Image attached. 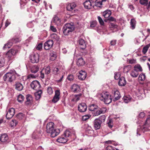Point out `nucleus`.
<instances>
[{
  "mask_svg": "<svg viewBox=\"0 0 150 150\" xmlns=\"http://www.w3.org/2000/svg\"><path fill=\"white\" fill-rule=\"evenodd\" d=\"M76 138L74 130L67 129L64 132L63 134L58 137L57 141L60 143H65L69 140H70V142L74 140Z\"/></svg>",
  "mask_w": 150,
  "mask_h": 150,
  "instance_id": "nucleus-1",
  "label": "nucleus"
},
{
  "mask_svg": "<svg viewBox=\"0 0 150 150\" xmlns=\"http://www.w3.org/2000/svg\"><path fill=\"white\" fill-rule=\"evenodd\" d=\"M31 87L33 89L38 91L35 93V99L36 100H38L41 98V95L42 92L41 90H39L40 87V85L39 82L37 80L33 81L30 84Z\"/></svg>",
  "mask_w": 150,
  "mask_h": 150,
  "instance_id": "nucleus-2",
  "label": "nucleus"
},
{
  "mask_svg": "<svg viewBox=\"0 0 150 150\" xmlns=\"http://www.w3.org/2000/svg\"><path fill=\"white\" fill-rule=\"evenodd\" d=\"M75 27L73 23H67L65 24L63 27L62 30L65 35H68L74 30Z\"/></svg>",
  "mask_w": 150,
  "mask_h": 150,
  "instance_id": "nucleus-3",
  "label": "nucleus"
},
{
  "mask_svg": "<svg viewBox=\"0 0 150 150\" xmlns=\"http://www.w3.org/2000/svg\"><path fill=\"white\" fill-rule=\"evenodd\" d=\"M149 124H150V115L147 118L144 125L141 128L140 127H139L137 128V135L140 136L142 132L144 133V132L147 131L149 130L148 127L147 126Z\"/></svg>",
  "mask_w": 150,
  "mask_h": 150,
  "instance_id": "nucleus-4",
  "label": "nucleus"
},
{
  "mask_svg": "<svg viewBox=\"0 0 150 150\" xmlns=\"http://www.w3.org/2000/svg\"><path fill=\"white\" fill-rule=\"evenodd\" d=\"M111 97V96L108 92H103L101 94L99 98L105 104H108L112 102V99Z\"/></svg>",
  "mask_w": 150,
  "mask_h": 150,
  "instance_id": "nucleus-5",
  "label": "nucleus"
},
{
  "mask_svg": "<svg viewBox=\"0 0 150 150\" xmlns=\"http://www.w3.org/2000/svg\"><path fill=\"white\" fill-rule=\"evenodd\" d=\"M16 78L15 73L13 71L6 73L3 76L4 81L7 82H11Z\"/></svg>",
  "mask_w": 150,
  "mask_h": 150,
  "instance_id": "nucleus-6",
  "label": "nucleus"
},
{
  "mask_svg": "<svg viewBox=\"0 0 150 150\" xmlns=\"http://www.w3.org/2000/svg\"><path fill=\"white\" fill-rule=\"evenodd\" d=\"M20 41L21 40L19 38L16 37H13L8 42L4 45L3 47V49L9 48L13 44L18 42Z\"/></svg>",
  "mask_w": 150,
  "mask_h": 150,
  "instance_id": "nucleus-7",
  "label": "nucleus"
},
{
  "mask_svg": "<svg viewBox=\"0 0 150 150\" xmlns=\"http://www.w3.org/2000/svg\"><path fill=\"white\" fill-rule=\"evenodd\" d=\"M39 59V55L37 53L30 56V60L31 62L33 63L38 62Z\"/></svg>",
  "mask_w": 150,
  "mask_h": 150,
  "instance_id": "nucleus-8",
  "label": "nucleus"
},
{
  "mask_svg": "<svg viewBox=\"0 0 150 150\" xmlns=\"http://www.w3.org/2000/svg\"><path fill=\"white\" fill-rule=\"evenodd\" d=\"M112 96L114 101L118 100L121 97L120 92L117 90H114L112 91Z\"/></svg>",
  "mask_w": 150,
  "mask_h": 150,
  "instance_id": "nucleus-9",
  "label": "nucleus"
},
{
  "mask_svg": "<svg viewBox=\"0 0 150 150\" xmlns=\"http://www.w3.org/2000/svg\"><path fill=\"white\" fill-rule=\"evenodd\" d=\"M54 44L53 40H49L46 41L44 43V47L45 50H48L52 48Z\"/></svg>",
  "mask_w": 150,
  "mask_h": 150,
  "instance_id": "nucleus-10",
  "label": "nucleus"
},
{
  "mask_svg": "<svg viewBox=\"0 0 150 150\" xmlns=\"http://www.w3.org/2000/svg\"><path fill=\"white\" fill-rule=\"evenodd\" d=\"M15 113V110L11 108L8 109L6 115L7 119L8 120L14 116Z\"/></svg>",
  "mask_w": 150,
  "mask_h": 150,
  "instance_id": "nucleus-11",
  "label": "nucleus"
},
{
  "mask_svg": "<svg viewBox=\"0 0 150 150\" xmlns=\"http://www.w3.org/2000/svg\"><path fill=\"white\" fill-rule=\"evenodd\" d=\"M55 128L54 127V124L52 122L48 123L46 126V131L47 133H50Z\"/></svg>",
  "mask_w": 150,
  "mask_h": 150,
  "instance_id": "nucleus-12",
  "label": "nucleus"
},
{
  "mask_svg": "<svg viewBox=\"0 0 150 150\" xmlns=\"http://www.w3.org/2000/svg\"><path fill=\"white\" fill-rule=\"evenodd\" d=\"M78 108L79 112H83L86 111L87 109V106L85 103H80L78 105Z\"/></svg>",
  "mask_w": 150,
  "mask_h": 150,
  "instance_id": "nucleus-13",
  "label": "nucleus"
},
{
  "mask_svg": "<svg viewBox=\"0 0 150 150\" xmlns=\"http://www.w3.org/2000/svg\"><path fill=\"white\" fill-rule=\"evenodd\" d=\"M60 95V91L57 90L55 91V95L52 100V101L54 103L57 102L59 99V96Z\"/></svg>",
  "mask_w": 150,
  "mask_h": 150,
  "instance_id": "nucleus-14",
  "label": "nucleus"
},
{
  "mask_svg": "<svg viewBox=\"0 0 150 150\" xmlns=\"http://www.w3.org/2000/svg\"><path fill=\"white\" fill-rule=\"evenodd\" d=\"M87 75V73L84 71L81 70L79 72V75L78 77L79 79L81 80H83L85 79Z\"/></svg>",
  "mask_w": 150,
  "mask_h": 150,
  "instance_id": "nucleus-15",
  "label": "nucleus"
},
{
  "mask_svg": "<svg viewBox=\"0 0 150 150\" xmlns=\"http://www.w3.org/2000/svg\"><path fill=\"white\" fill-rule=\"evenodd\" d=\"M52 22L57 26L61 24L60 19L58 16H56L53 18Z\"/></svg>",
  "mask_w": 150,
  "mask_h": 150,
  "instance_id": "nucleus-16",
  "label": "nucleus"
},
{
  "mask_svg": "<svg viewBox=\"0 0 150 150\" xmlns=\"http://www.w3.org/2000/svg\"><path fill=\"white\" fill-rule=\"evenodd\" d=\"M107 109L105 108H99L96 110L94 114L95 116H98L101 114L104 113L106 111Z\"/></svg>",
  "mask_w": 150,
  "mask_h": 150,
  "instance_id": "nucleus-17",
  "label": "nucleus"
},
{
  "mask_svg": "<svg viewBox=\"0 0 150 150\" xmlns=\"http://www.w3.org/2000/svg\"><path fill=\"white\" fill-rule=\"evenodd\" d=\"M0 141L2 142L6 143L8 141V135L6 134L1 135L0 138Z\"/></svg>",
  "mask_w": 150,
  "mask_h": 150,
  "instance_id": "nucleus-18",
  "label": "nucleus"
},
{
  "mask_svg": "<svg viewBox=\"0 0 150 150\" xmlns=\"http://www.w3.org/2000/svg\"><path fill=\"white\" fill-rule=\"evenodd\" d=\"M59 133L60 130L59 129L55 128L50 134L51 137L54 138L58 135Z\"/></svg>",
  "mask_w": 150,
  "mask_h": 150,
  "instance_id": "nucleus-19",
  "label": "nucleus"
},
{
  "mask_svg": "<svg viewBox=\"0 0 150 150\" xmlns=\"http://www.w3.org/2000/svg\"><path fill=\"white\" fill-rule=\"evenodd\" d=\"M79 47L80 49L84 50L86 48V45L85 41L83 39H80L79 40Z\"/></svg>",
  "mask_w": 150,
  "mask_h": 150,
  "instance_id": "nucleus-20",
  "label": "nucleus"
},
{
  "mask_svg": "<svg viewBox=\"0 0 150 150\" xmlns=\"http://www.w3.org/2000/svg\"><path fill=\"white\" fill-rule=\"evenodd\" d=\"M14 86L15 89L18 91H22L23 88L22 84L18 82H16Z\"/></svg>",
  "mask_w": 150,
  "mask_h": 150,
  "instance_id": "nucleus-21",
  "label": "nucleus"
},
{
  "mask_svg": "<svg viewBox=\"0 0 150 150\" xmlns=\"http://www.w3.org/2000/svg\"><path fill=\"white\" fill-rule=\"evenodd\" d=\"M26 101L25 102L26 105H28L31 104L32 103L33 98L31 95L29 94L27 95H26Z\"/></svg>",
  "mask_w": 150,
  "mask_h": 150,
  "instance_id": "nucleus-22",
  "label": "nucleus"
},
{
  "mask_svg": "<svg viewBox=\"0 0 150 150\" xmlns=\"http://www.w3.org/2000/svg\"><path fill=\"white\" fill-rule=\"evenodd\" d=\"M71 90L74 93H77L80 90V87L78 85L74 84L71 86Z\"/></svg>",
  "mask_w": 150,
  "mask_h": 150,
  "instance_id": "nucleus-23",
  "label": "nucleus"
},
{
  "mask_svg": "<svg viewBox=\"0 0 150 150\" xmlns=\"http://www.w3.org/2000/svg\"><path fill=\"white\" fill-rule=\"evenodd\" d=\"M101 124L98 120L95 119L94 122V126L95 129L96 130L99 129L100 127Z\"/></svg>",
  "mask_w": 150,
  "mask_h": 150,
  "instance_id": "nucleus-24",
  "label": "nucleus"
},
{
  "mask_svg": "<svg viewBox=\"0 0 150 150\" xmlns=\"http://www.w3.org/2000/svg\"><path fill=\"white\" fill-rule=\"evenodd\" d=\"M118 85L120 86H124L126 83L125 78L123 77H121L119 79Z\"/></svg>",
  "mask_w": 150,
  "mask_h": 150,
  "instance_id": "nucleus-25",
  "label": "nucleus"
},
{
  "mask_svg": "<svg viewBox=\"0 0 150 150\" xmlns=\"http://www.w3.org/2000/svg\"><path fill=\"white\" fill-rule=\"evenodd\" d=\"M18 50L16 48H13L9 50L6 54L7 55H10V57H11V54L12 55H14L18 52Z\"/></svg>",
  "mask_w": 150,
  "mask_h": 150,
  "instance_id": "nucleus-26",
  "label": "nucleus"
},
{
  "mask_svg": "<svg viewBox=\"0 0 150 150\" xmlns=\"http://www.w3.org/2000/svg\"><path fill=\"white\" fill-rule=\"evenodd\" d=\"M84 7L87 9H90L91 8L92 4L91 2L89 0H86L83 3Z\"/></svg>",
  "mask_w": 150,
  "mask_h": 150,
  "instance_id": "nucleus-27",
  "label": "nucleus"
},
{
  "mask_svg": "<svg viewBox=\"0 0 150 150\" xmlns=\"http://www.w3.org/2000/svg\"><path fill=\"white\" fill-rule=\"evenodd\" d=\"M136 24V21L134 18H132L131 19L130 22V28L133 30L135 28Z\"/></svg>",
  "mask_w": 150,
  "mask_h": 150,
  "instance_id": "nucleus-28",
  "label": "nucleus"
},
{
  "mask_svg": "<svg viewBox=\"0 0 150 150\" xmlns=\"http://www.w3.org/2000/svg\"><path fill=\"white\" fill-rule=\"evenodd\" d=\"M85 64V61L82 57L79 58L77 61L76 64L79 66L83 65Z\"/></svg>",
  "mask_w": 150,
  "mask_h": 150,
  "instance_id": "nucleus-29",
  "label": "nucleus"
},
{
  "mask_svg": "<svg viewBox=\"0 0 150 150\" xmlns=\"http://www.w3.org/2000/svg\"><path fill=\"white\" fill-rule=\"evenodd\" d=\"M76 6V5L74 3H70L67 6V9L69 11H71Z\"/></svg>",
  "mask_w": 150,
  "mask_h": 150,
  "instance_id": "nucleus-30",
  "label": "nucleus"
},
{
  "mask_svg": "<svg viewBox=\"0 0 150 150\" xmlns=\"http://www.w3.org/2000/svg\"><path fill=\"white\" fill-rule=\"evenodd\" d=\"M111 14V12L109 10H107L103 13V16L105 18H109Z\"/></svg>",
  "mask_w": 150,
  "mask_h": 150,
  "instance_id": "nucleus-31",
  "label": "nucleus"
},
{
  "mask_svg": "<svg viewBox=\"0 0 150 150\" xmlns=\"http://www.w3.org/2000/svg\"><path fill=\"white\" fill-rule=\"evenodd\" d=\"M39 69V67L37 65H35L31 67L30 71L32 73H35L37 72Z\"/></svg>",
  "mask_w": 150,
  "mask_h": 150,
  "instance_id": "nucleus-32",
  "label": "nucleus"
},
{
  "mask_svg": "<svg viewBox=\"0 0 150 150\" xmlns=\"http://www.w3.org/2000/svg\"><path fill=\"white\" fill-rule=\"evenodd\" d=\"M98 108V107L96 105L93 104L89 106L88 109L90 111H95Z\"/></svg>",
  "mask_w": 150,
  "mask_h": 150,
  "instance_id": "nucleus-33",
  "label": "nucleus"
},
{
  "mask_svg": "<svg viewBox=\"0 0 150 150\" xmlns=\"http://www.w3.org/2000/svg\"><path fill=\"white\" fill-rule=\"evenodd\" d=\"M130 74L132 77L136 78L139 75V73L138 71H136V70L134 69L132 71Z\"/></svg>",
  "mask_w": 150,
  "mask_h": 150,
  "instance_id": "nucleus-34",
  "label": "nucleus"
},
{
  "mask_svg": "<svg viewBox=\"0 0 150 150\" xmlns=\"http://www.w3.org/2000/svg\"><path fill=\"white\" fill-rule=\"evenodd\" d=\"M131 98L130 96H125L123 97V100L125 103H127L131 100Z\"/></svg>",
  "mask_w": 150,
  "mask_h": 150,
  "instance_id": "nucleus-35",
  "label": "nucleus"
},
{
  "mask_svg": "<svg viewBox=\"0 0 150 150\" xmlns=\"http://www.w3.org/2000/svg\"><path fill=\"white\" fill-rule=\"evenodd\" d=\"M51 37L52 40L54 41H58L59 40V37L55 33H53L51 35Z\"/></svg>",
  "mask_w": 150,
  "mask_h": 150,
  "instance_id": "nucleus-36",
  "label": "nucleus"
},
{
  "mask_svg": "<svg viewBox=\"0 0 150 150\" xmlns=\"http://www.w3.org/2000/svg\"><path fill=\"white\" fill-rule=\"evenodd\" d=\"M102 0H96L95 2V5L97 7L101 8L102 5Z\"/></svg>",
  "mask_w": 150,
  "mask_h": 150,
  "instance_id": "nucleus-37",
  "label": "nucleus"
},
{
  "mask_svg": "<svg viewBox=\"0 0 150 150\" xmlns=\"http://www.w3.org/2000/svg\"><path fill=\"white\" fill-rule=\"evenodd\" d=\"M81 95V94H79L78 95H76L74 96L73 98L72 99V101L76 102L80 99V98Z\"/></svg>",
  "mask_w": 150,
  "mask_h": 150,
  "instance_id": "nucleus-38",
  "label": "nucleus"
},
{
  "mask_svg": "<svg viewBox=\"0 0 150 150\" xmlns=\"http://www.w3.org/2000/svg\"><path fill=\"white\" fill-rule=\"evenodd\" d=\"M37 76L36 75H34L33 74H30L28 75L26 77V80L28 81H30L31 79H33L36 78Z\"/></svg>",
  "mask_w": 150,
  "mask_h": 150,
  "instance_id": "nucleus-39",
  "label": "nucleus"
},
{
  "mask_svg": "<svg viewBox=\"0 0 150 150\" xmlns=\"http://www.w3.org/2000/svg\"><path fill=\"white\" fill-rule=\"evenodd\" d=\"M134 69L139 71H142V68L140 65L139 64L135 65L134 67Z\"/></svg>",
  "mask_w": 150,
  "mask_h": 150,
  "instance_id": "nucleus-40",
  "label": "nucleus"
},
{
  "mask_svg": "<svg viewBox=\"0 0 150 150\" xmlns=\"http://www.w3.org/2000/svg\"><path fill=\"white\" fill-rule=\"evenodd\" d=\"M96 119L100 121V122L102 123L105 122V117L104 115H102L100 116L98 118Z\"/></svg>",
  "mask_w": 150,
  "mask_h": 150,
  "instance_id": "nucleus-41",
  "label": "nucleus"
},
{
  "mask_svg": "<svg viewBox=\"0 0 150 150\" xmlns=\"http://www.w3.org/2000/svg\"><path fill=\"white\" fill-rule=\"evenodd\" d=\"M24 97L21 94L19 95L18 97V100L20 103H22L24 100Z\"/></svg>",
  "mask_w": 150,
  "mask_h": 150,
  "instance_id": "nucleus-42",
  "label": "nucleus"
},
{
  "mask_svg": "<svg viewBox=\"0 0 150 150\" xmlns=\"http://www.w3.org/2000/svg\"><path fill=\"white\" fill-rule=\"evenodd\" d=\"M45 74H48L50 72V67L49 66L47 67L45 69Z\"/></svg>",
  "mask_w": 150,
  "mask_h": 150,
  "instance_id": "nucleus-43",
  "label": "nucleus"
},
{
  "mask_svg": "<svg viewBox=\"0 0 150 150\" xmlns=\"http://www.w3.org/2000/svg\"><path fill=\"white\" fill-rule=\"evenodd\" d=\"M145 79V75L144 74H140L139 76V79L140 81H143Z\"/></svg>",
  "mask_w": 150,
  "mask_h": 150,
  "instance_id": "nucleus-44",
  "label": "nucleus"
},
{
  "mask_svg": "<svg viewBox=\"0 0 150 150\" xmlns=\"http://www.w3.org/2000/svg\"><path fill=\"white\" fill-rule=\"evenodd\" d=\"M108 126L110 128L112 127L113 125L112 120V119H110L107 123Z\"/></svg>",
  "mask_w": 150,
  "mask_h": 150,
  "instance_id": "nucleus-45",
  "label": "nucleus"
},
{
  "mask_svg": "<svg viewBox=\"0 0 150 150\" xmlns=\"http://www.w3.org/2000/svg\"><path fill=\"white\" fill-rule=\"evenodd\" d=\"M139 2L142 5H146L148 3V0H140Z\"/></svg>",
  "mask_w": 150,
  "mask_h": 150,
  "instance_id": "nucleus-46",
  "label": "nucleus"
},
{
  "mask_svg": "<svg viewBox=\"0 0 150 150\" xmlns=\"http://www.w3.org/2000/svg\"><path fill=\"white\" fill-rule=\"evenodd\" d=\"M115 79L116 80L119 79L120 77V74L119 72H116L115 73Z\"/></svg>",
  "mask_w": 150,
  "mask_h": 150,
  "instance_id": "nucleus-47",
  "label": "nucleus"
},
{
  "mask_svg": "<svg viewBox=\"0 0 150 150\" xmlns=\"http://www.w3.org/2000/svg\"><path fill=\"white\" fill-rule=\"evenodd\" d=\"M91 116V115H84L82 117V120L83 121H86L88 119H89Z\"/></svg>",
  "mask_w": 150,
  "mask_h": 150,
  "instance_id": "nucleus-48",
  "label": "nucleus"
},
{
  "mask_svg": "<svg viewBox=\"0 0 150 150\" xmlns=\"http://www.w3.org/2000/svg\"><path fill=\"white\" fill-rule=\"evenodd\" d=\"M53 73L54 74H57L59 73V69L57 67H54L53 69Z\"/></svg>",
  "mask_w": 150,
  "mask_h": 150,
  "instance_id": "nucleus-49",
  "label": "nucleus"
},
{
  "mask_svg": "<svg viewBox=\"0 0 150 150\" xmlns=\"http://www.w3.org/2000/svg\"><path fill=\"white\" fill-rule=\"evenodd\" d=\"M149 48L146 45L143 48L142 50V52L144 54H145L149 49Z\"/></svg>",
  "mask_w": 150,
  "mask_h": 150,
  "instance_id": "nucleus-50",
  "label": "nucleus"
},
{
  "mask_svg": "<svg viewBox=\"0 0 150 150\" xmlns=\"http://www.w3.org/2000/svg\"><path fill=\"white\" fill-rule=\"evenodd\" d=\"M18 124V122L15 120H13L11 122V124L12 126H16Z\"/></svg>",
  "mask_w": 150,
  "mask_h": 150,
  "instance_id": "nucleus-51",
  "label": "nucleus"
},
{
  "mask_svg": "<svg viewBox=\"0 0 150 150\" xmlns=\"http://www.w3.org/2000/svg\"><path fill=\"white\" fill-rule=\"evenodd\" d=\"M106 150H117V149L111 146H108L106 147Z\"/></svg>",
  "mask_w": 150,
  "mask_h": 150,
  "instance_id": "nucleus-52",
  "label": "nucleus"
},
{
  "mask_svg": "<svg viewBox=\"0 0 150 150\" xmlns=\"http://www.w3.org/2000/svg\"><path fill=\"white\" fill-rule=\"evenodd\" d=\"M132 67L131 65L125 66L124 67V69L126 70V72H128L131 69Z\"/></svg>",
  "mask_w": 150,
  "mask_h": 150,
  "instance_id": "nucleus-53",
  "label": "nucleus"
},
{
  "mask_svg": "<svg viewBox=\"0 0 150 150\" xmlns=\"http://www.w3.org/2000/svg\"><path fill=\"white\" fill-rule=\"evenodd\" d=\"M67 79L69 81H72L74 80V76L73 75H69L67 77Z\"/></svg>",
  "mask_w": 150,
  "mask_h": 150,
  "instance_id": "nucleus-54",
  "label": "nucleus"
},
{
  "mask_svg": "<svg viewBox=\"0 0 150 150\" xmlns=\"http://www.w3.org/2000/svg\"><path fill=\"white\" fill-rule=\"evenodd\" d=\"M47 92L49 94H51L53 93L52 88L51 87H48L47 89Z\"/></svg>",
  "mask_w": 150,
  "mask_h": 150,
  "instance_id": "nucleus-55",
  "label": "nucleus"
},
{
  "mask_svg": "<svg viewBox=\"0 0 150 150\" xmlns=\"http://www.w3.org/2000/svg\"><path fill=\"white\" fill-rule=\"evenodd\" d=\"M98 18L100 24L101 25H103L104 24V22L101 17L98 16Z\"/></svg>",
  "mask_w": 150,
  "mask_h": 150,
  "instance_id": "nucleus-56",
  "label": "nucleus"
},
{
  "mask_svg": "<svg viewBox=\"0 0 150 150\" xmlns=\"http://www.w3.org/2000/svg\"><path fill=\"white\" fill-rule=\"evenodd\" d=\"M42 43H40L36 47V48L37 50H40L42 48Z\"/></svg>",
  "mask_w": 150,
  "mask_h": 150,
  "instance_id": "nucleus-57",
  "label": "nucleus"
},
{
  "mask_svg": "<svg viewBox=\"0 0 150 150\" xmlns=\"http://www.w3.org/2000/svg\"><path fill=\"white\" fill-rule=\"evenodd\" d=\"M90 23L91 27H93L96 26V21H92L90 22Z\"/></svg>",
  "mask_w": 150,
  "mask_h": 150,
  "instance_id": "nucleus-58",
  "label": "nucleus"
},
{
  "mask_svg": "<svg viewBox=\"0 0 150 150\" xmlns=\"http://www.w3.org/2000/svg\"><path fill=\"white\" fill-rule=\"evenodd\" d=\"M51 59L52 60H54L56 58V55L54 53H53L51 54Z\"/></svg>",
  "mask_w": 150,
  "mask_h": 150,
  "instance_id": "nucleus-59",
  "label": "nucleus"
},
{
  "mask_svg": "<svg viewBox=\"0 0 150 150\" xmlns=\"http://www.w3.org/2000/svg\"><path fill=\"white\" fill-rule=\"evenodd\" d=\"M16 117L18 119H21L23 118V114L22 113H19L16 116Z\"/></svg>",
  "mask_w": 150,
  "mask_h": 150,
  "instance_id": "nucleus-60",
  "label": "nucleus"
},
{
  "mask_svg": "<svg viewBox=\"0 0 150 150\" xmlns=\"http://www.w3.org/2000/svg\"><path fill=\"white\" fill-rule=\"evenodd\" d=\"M108 20H109L110 21H116V19L114 18V17H109V18H108Z\"/></svg>",
  "mask_w": 150,
  "mask_h": 150,
  "instance_id": "nucleus-61",
  "label": "nucleus"
},
{
  "mask_svg": "<svg viewBox=\"0 0 150 150\" xmlns=\"http://www.w3.org/2000/svg\"><path fill=\"white\" fill-rule=\"evenodd\" d=\"M50 29L53 32H56L57 31L56 28L53 26L51 25L50 26Z\"/></svg>",
  "mask_w": 150,
  "mask_h": 150,
  "instance_id": "nucleus-62",
  "label": "nucleus"
},
{
  "mask_svg": "<svg viewBox=\"0 0 150 150\" xmlns=\"http://www.w3.org/2000/svg\"><path fill=\"white\" fill-rule=\"evenodd\" d=\"M117 41L116 40H113L111 41L110 44L111 45H115Z\"/></svg>",
  "mask_w": 150,
  "mask_h": 150,
  "instance_id": "nucleus-63",
  "label": "nucleus"
},
{
  "mask_svg": "<svg viewBox=\"0 0 150 150\" xmlns=\"http://www.w3.org/2000/svg\"><path fill=\"white\" fill-rule=\"evenodd\" d=\"M129 63L131 64H134L136 62V60L133 59H131L129 60Z\"/></svg>",
  "mask_w": 150,
  "mask_h": 150,
  "instance_id": "nucleus-64",
  "label": "nucleus"
}]
</instances>
